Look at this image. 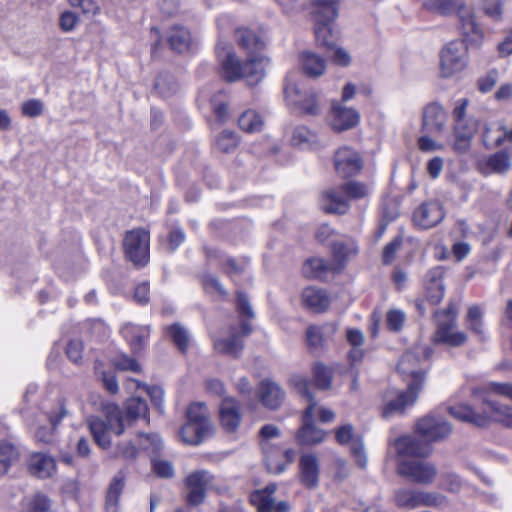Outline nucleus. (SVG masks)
<instances>
[{
    "instance_id": "e2e57ef3",
    "label": "nucleus",
    "mask_w": 512,
    "mask_h": 512,
    "mask_svg": "<svg viewBox=\"0 0 512 512\" xmlns=\"http://www.w3.org/2000/svg\"><path fill=\"white\" fill-rule=\"evenodd\" d=\"M141 449L157 452L162 447V441L157 434H140L138 436Z\"/></svg>"
},
{
    "instance_id": "0e129e2a",
    "label": "nucleus",
    "mask_w": 512,
    "mask_h": 512,
    "mask_svg": "<svg viewBox=\"0 0 512 512\" xmlns=\"http://www.w3.org/2000/svg\"><path fill=\"white\" fill-rule=\"evenodd\" d=\"M153 471L158 477L161 478H172L174 476V467L171 462L155 458L152 460Z\"/></svg>"
},
{
    "instance_id": "f257e3e1",
    "label": "nucleus",
    "mask_w": 512,
    "mask_h": 512,
    "mask_svg": "<svg viewBox=\"0 0 512 512\" xmlns=\"http://www.w3.org/2000/svg\"><path fill=\"white\" fill-rule=\"evenodd\" d=\"M497 396H504L512 400V383L491 382L486 386L482 397L481 409L461 404L449 408L450 414L461 421L476 426H486L494 421L512 429V407L501 404Z\"/></svg>"
},
{
    "instance_id": "13d9d810",
    "label": "nucleus",
    "mask_w": 512,
    "mask_h": 512,
    "mask_svg": "<svg viewBox=\"0 0 512 512\" xmlns=\"http://www.w3.org/2000/svg\"><path fill=\"white\" fill-rule=\"evenodd\" d=\"M347 199H361L369 195V187L361 182L351 181L343 184Z\"/></svg>"
},
{
    "instance_id": "4be33fe9",
    "label": "nucleus",
    "mask_w": 512,
    "mask_h": 512,
    "mask_svg": "<svg viewBox=\"0 0 512 512\" xmlns=\"http://www.w3.org/2000/svg\"><path fill=\"white\" fill-rule=\"evenodd\" d=\"M313 408H305L303 414V424L298 430L296 440L299 444L314 445L324 441L326 432L315 426L312 420Z\"/></svg>"
},
{
    "instance_id": "c03bdc74",
    "label": "nucleus",
    "mask_w": 512,
    "mask_h": 512,
    "mask_svg": "<svg viewBox=\"0 0 512 512\" xmlns=\"http://www.w3.org/2000/svg\"><path fill=\"white\" fill-rule=\"evenodd\" d=\"M187 420L201 426H206V429L212 431V424L209 419L208 409L204 403H194L190 405L187 410Z\"/></svg>"
},
{
    "instance_id": "5701e85b",
    "label": "nucleus",
    "mask_w": 512,
    "mask_h": 512,
    "mask_svg": "<svg viewBox=\"0 0 512 512\" xmlns=\"http://www.w3.org/2000/svg\"><path fill=\"white\" fill-rule=\"evenodd\" d=\"M321 205L327 213H346L349 209V201L343 185L324 191L321 197Z\"/></svg>"
},
{
    "instance_id": "69168bd1",
    "label": "nucleus",
    "mask_w": 512,
    "mask_h": 512,
    "mask_svg": "<svg viewBox=\"0 0 512 512\" xmlns=\"http://www.w3.org/2000/svg\"><path fill=\"white\" fill-rule=\"evenodd\" d=\"M22 114L26 117H37L44 111V104L39 99H30L21 106Z\"/></svg>"
},
{
    "instance_id": "e433bc0d",
    "label": "nucleus",
    "mask_w": 512,
    "mask_h": 512,
    "mask_svg": "<svg viewBox=\"0 0 512 512\" xmlns=\"http://www.w3.org/2000/svg\"><path fill=\"white\" fill-rule=\"evenodd\" d=\"M313 14L316 22L330 23L338 15V3L335 0H315Z\"/></svg>"
},
{
    "instance_id": "9b49d317",
    "label": "nucleus",
    "mask_w": 512,
    "mask_h": 512,
    "mask_svg": "<svg viewBox=\"0 0 512 512\" xmlns=\"http://www.w3.org/2000/svg\"><path fill=\"white\" fill-rule=\"evenodd\" d=\"M149 242L150 235L145 229L127 232L124 238L126 257L136 266H145L149 261Z\"/></svg>"
},
{
    "instance_id": "7ed1b4c3",
    "label": "nucleus",
    "mask_w": 512,
    "mask_h": 512,
    "mask_svg": "<svg viewBox=\"0 0 512 512\" xmlns=\"http://www.w3.org/2000/svg\"><path fill=\"white\" fill-rule=\"evenodd\" d=\"M452 429L442 417L427 415L420 419L415 432L422 438L405 435L395 440L396 452L401 456H428L431 452L429 443L446 438Z\"/></svg>"
},
{
    "instance_id": "a211bd4d",
    "label": "nucleus",
    "mask_w": 512,
    "mask_h": 512,
    "mask_svg": "<svg viewBox=\"0 0 512 512\" xmlns=\"http://www.w3.org/2000/svg\"><path fill=\"white\" fill-rule=\"evenodd\" d=\"M251 331L250 324L243 321L240 324V332L236 328H232L229 337L219 338L214 341V348L219 353L238 357L243 349L242 338L248 336Z\"/></svg>"
},
{
    "instance_id": "ea45409f",
    "label": "nucleus",
    "mask_w": 512,
    "mask_h": 512,
    "mask_svg": "<svg viewBox=\"0 0 512 512\" xmlns=\"http://www.w3.org/2000/svg\"><path fill=\"white\" fill-rule=\"evenodd\" d=\"M356 252L357 246L353 241L335 242L332 246L333 261H331V263L334 267H337V271H339L343 267L345 261Z\"/></svg>"
},
{
    "instance_id": "a18cd8bd",
    "label": "nucleus",
    "mask_w": 512,
    "mask_h": 512,
    "mask_svg": "<svg viewBox=\"0 0 512 512\" xmlns=\"http://www.w3.org/2000/svg\"><path fill=\"white\" fill-rule=\"evenodd\" d=\"M497 136H493L489 128H485L483 133V142L487 147H499L504 142L512 143V128H507L503 123H499Z\"/></svg>"
},
{
    "instance_id": "0eeeda50",
    "label": "nucleus",
    "mask_w": 512,
    "mask_h": 512,
    "mask_svg": "<svg viewBox=\"0 0 512 512\" xmlns=\"http://www.w3.org/2000/svg\"><path fill=\"white\" fill-rule=\"evenodd\" d=\"M469 105L467 98H461L455 102L452 112L453 117V149L458 153H465L471 147L472 139L478 130V121L466 114Z\"/></svg>"
},
{
    "instance_id": "79ce46f5",
    "label": "nucleus",
    "mask_w": 512,
    "mask_h": 512,
    "mask_svg": "<svg viewBox=\"0 0 512 512\" xmlns=\"http://www.w3.org/2000/svg\"><path fill=\"white\" fill-rule=\"evenodd\" d=\"M291 143L301 149H312L318 145V137L307 127H297L293 132Z\"/></svg>"
},
{
    "instance_id": "423d86ee",
    "label": "nucleus",
    "mask_w": 512,
    "mask_h": 512,
    "mask_svg": "<svg viewBox=\"0 0 512 512\" xmlns=\"http://www.w3.org/2000/svg\"><path fill=\"white\" fill-rule=\"evenodd\" d=\"M103 414L104 419L98 416L89 417L87 425L95 443L102 449H108L112 444L110 434L121 435L124 432V423L121 410L115 404H105Z\"/></svg>"
},
{
    "instance_id": "2eb2a0df",
    "label": "nucleus",
    "mask_w": 512,
    "mask_h": 512,
    "mask_svg": "<svg viewBox=\"0 0 512 512\" xmlns=\"http://www.w3.org/2000/svg\"><path fill=\"white\" fill-rule=\"evenodd\" d=\"M290 384L291 386L303 397L307 399L309 402L308 406L306 408H313L312 411V420L314 421L316 417L323 422L328 423L332 422L335 418V413L324 406L318 405L311 393L309 392V381L302 375H293L290 378Z\"/></svg>"
},
{
    "instance_id": "dca6fc26",
    "label": "nucleus",
    "mask_w": 512,
    "mask_h": 512,
    "mask_svg": "<svg viewBox=\"0 0 512 512\" xmlns=\"http://www.w3.org/2000/svg\"><path fill=\"white\" fill-rule=\"evenodd\" d=\"M444 217V208L439 201H427L414 211L413 223L418 228L430 229L438 225Z\"/></svg>"
},
{
    "instance_id": "f03ea898",
    "label": "nucleus",
    "mask_w": 512,
    "mask_h": 512,
    "mask_svg": "<svg viewBox=\"0 0 512 512\" xmlns=\"http://www.w3.org/2000/svg\"><path fill=\"white\" fill-rule=\"evenodd\" d=\"M216 54L221 63V75L228 82L245 79L249 85H256L265 78L270 64V59L264 55L247 56V61L242 63L232 46L222 40L217 43Z\"/></svg>"
},
{
    "instance_id": "4c0bfd02",
    "label": "nucleus",
    "mask_w": 512,
    "mask_h": 512,
    "mask_svg": "<svg viewBox=\"0 0 512 512\" xmlns=\"http://www.w3.org/2000/svg\"><path fill=\"white\" fill-rule=\"evenodd\" d=\"M125 480L122 473H118L112 479L107 495H106V511L107 512H118L119 510V498L124 489Z\"/></svg>"
},
{
    "instance_id": "1a4fd4ad",
    "label": "nucleus",
    "mask_w": 512,
    "mask_h": 512,
    "mask_svg": "<svg viewBox=\"0 0 512 512\" xmlns=\"http://www.w3.org/2000/svg\"><path fill=\"white\" fill-rule=\"evenodd\" d=\"M399 475L419 484H430L436 477L435 466L427 461L416 459L424 456H401L397 453Z\"/></svg>"
},
{
    "instance_id": "09e8293b",
    "label": "nucleus",
    "mask_w": 512,
    "mask_h": 512,
    "mask_svg": "<svg viewBox=\"0 0 512 512\" xmlns=\"http://www.w3.org/2000/svg\"><path fill=\"white\" fill-rule=\"evenodd\" d=\"M167 333L177 348L185 353L191 342L188 331L183 326L176 323L167 328Z\"/></svg>"
},
{
    "instance_id": "9d476101",
    "label": "nucleus",
    "mask_w": 512,
    "mask_h": 512,
    "mask_svg": "<svg viewBox=\"0 0 512 512\" xmlns=\"http://www.w3.org/2000/svg\"><path fill=\"white\" fill-rule=\"evenodd\" d=\"M466 43H468L466 41ZM468 62V49L464 41H451L441 51L440 73L449 78L461 72Z\"/></svg>"
},
{
    "instance_id": "aec40b11",
    "label": "nucleus",
    "mask_w": 512,
    "mask_h": 512,
    "mask_svg": "<svg viewBox=\"0 0 512 512\" xmlns=\"http://www.w3.org/2000/svg\"><path fill=\"white\" fill-rule=\"evenodd\" d=\"M219 419L221 427L227 433H234L242 422V413L239 402L233 397H226L219 406Z\"/></svg>"
},
{
    "instance_id": "f704fd0d",
    "label": "nucleus",
    "mask_w": 512,
    "mask_h": 512,
    "mask_svg": "<svg viewBox=\"0 0 512 512\" xmlns=\"http://www.w3.org/2000/svg\"><path fill=\"white\" fill-rule=\"evenodd\" d=\"M302 272L305 277L310 279L322 278L328 272H337V267L322 258L308 259L302 267Z\"/></svg>"
},
{
    "instance_id": "603ef678",
    "label": "nucleus",
    "mask_w": 512,
    "mask_h": 512,
    "mask_svg": "<svg viewBox=\"0 0 512 512\" xmlns=\"http://www.w3.org/2000/svg\"><path fill=\"white\" fill-rule=\"evenodd\" d=\"M50 507L49 499L43 494H35L25 499L24 512H47Z\"/></svg>"
},
{
    "instance_id": "de8ad7c7",
    "label": "nucleus",
    "mask_w": 512,
    "mask_h": 512,
    "mask_svg": "<svg viewBox=\"0 0 512 512\" xmlns=\"http://www.w3.org/2000/svg\"><path fill=\"white\" fill-rule=\"evenodd\" d=\"M508 0H481L480 8L485 16L494 22H501L504 18V7Z\"/></svg>"
},
{
    "instance_id": "20e7f679",
    "label": "nucleus",
    "mask_w": 512,
    "mask_h": 512,
    "mask_svg": "<svg viewBox=\"0 0 512 512\" xmlns=\"http://www.w3.org/2000/svg\"><path fill=\"white\" fill-rule=\"evenodd\" d=\"M419 365V353L407 351L402 355L397 369L403 379L407 381L408 390L387 400L383 410L384 417H389L392 413L403 412L407 406L413 405L416 401L425 379L424 372Z\"/></svg>"
},
{
    "instance_id": "a878e982",
    "label": "nucleus",
    "mask_w": 512,
    "mask_h": 512,
    "mask_svg": "<svg viewBox=\"0 0 512 512\" xmlns=\"http://www.w3.org/2000/svg\"><path fill=\"white\" fill-rule=\"evenodd\" d=\"M512 166L511 157L506 151H498L482 159L478 167L485 174H503L510 170Z\"/></svg>"
},
{
    "instance_id": "6ab92c4d",
    "label": "nucleus",
    "mask_w": 512,
    "mask_h": 512,
    "mask_svg": "<svg viewBox=\"0 0 512 512\" xmlns=\"http://www.w3.org/2000/svg\"><path fill=\"white\" fill-rule=\"evenodd\" d=\"M336 441L341 445L350 444L351 452L356 463L365 468L367 465V457L364 450L363 441L354 437V429L351 424H345L335 429Z\"/></svg>"
},
{
    "instance_id": "bb28decb",
    "label": "nucleus",
    "mask_w": 512,
    "mask_h": 512,
    "mask_svg": "<svg viewBox=\"0 0 512 512\" xmlns=\"http://www.w3.org/2000/svg\"><path fill=\"white\" fill-rule=\"evenodd\" d=\"M447 116L439 104L427 105L423 112V128L432 134L441 133L446 126Z\"/></svg>"
},
{
    "instance_id": "f3484780",
    "label": "nucleus",
    "mask_w": 512,
    "mask_h": 512,
    "mask_svg": "<svg viewBox=\"0 0 512 512\" xmlns=\"http://www.w3.org/2000/svg\"><path fill=\"white\" fill-rule=\"evenodd\" d=\"M262 451L267 469L273 474L282 473L293 462L296 454L293 449L282 450L269 442L262 444Z\"/></svg>"
},
{
    "instance_id": "864d4df0",
    "label": "nucleus",
    "mask_w": 512,
    "mask_h": 512,
    "mask_svg": "<svg viewBox=\"0 0 512 512\" xmlns=\"http://www.w3.org/2000/svg\"><path fill=\"white\" fill-rule=\"evenodd\" d=\"M250 502L257 512H271L274 499L267 492L259 489L250 494Z\"/></svg>"
},
{
    "instance_id": "c9c22d12",
    "label": "nucleus",
    "mask_w": 512,
    "mask_h": 512,
    "mask_svg": "<svg viewBox=\"0 0 512 512\" xmlns=\"http://www.w3.org/2000/svg\"><path fill=\"white\" fill-rule=\"evenodd\" d=\"M426 282V298L432 304H438L444 297L442 272L439 269L431 271Z\"/></svg>"
},
{
    "instance_id": "4d7b16f0",
    "label": "nucleus",
    "mask_w": 512,
    "mask_h": 512,
    "mask_svg": "<svg viewBox=\"0 0 512 512\" xmlns=\"http://www.w3.org/2000/svg\"><path fill=\"white\" fill-rule=\"evenodd\" d=\"M446 503V498L437 492L418 490V507H439Z\"/></svg>"
},
{
    "instance_id": "72a5a7b5",
    "label": "nucleus",
    "mask_w": 512,
    "mask_h": 512,
    "mask_svg": "<svg viewBox=\"0 0 512 512\" xmlns=\"http://www.w3.org/2000/svg\"><path fill=\"white\" fill-rule=\"evenodd\" d=\"M302 301L306 307L314 312H323L330 304L329 297L325 291L315 287H307L304 289L302 292Z\"/></svg>"
},
{
    "instance_id": "680f3d73",
    "label": "nucleus",
    "mask_w": 512,
    "mask_h": 512,
    "mask_svg": "<svg viewBox=\"0 0 512 512\" xmlns=\"http://www.w3.org/2000/svg\"><path fill=\"white\" fill-rule=\"evenodd\" d=\"M112 364L119 370H129L135 373L141 371L140 365L137 363V361L134 358L124 354L115 356L112 359Z\"/></svg>"
},
{
    "instance_id": "58836bf2",
    "label": "nucleus",
    "mask_w": 512,
    "mask_h": 512,
    "mask_svg": "<svg viewBox=\"0 0 512 512\" xmlns=\"http://www.w3.org/2000/svg\"><path fill=\"white\" fill-rule=\"evenodd\" d=\"M168 42L176 52H186L190 49L191 45L190 32L182 26H174L168 32Z\"/></svg>"
},
{
    "instance_id": "412c9836",
    "label": "nucleus",
    "mask_w": 512,
    "mask_h": 512,
    "mask_svg": "<svg viewBox=\"0 0 512 512\" xmlns=\"http://www.w3.org/2000/svg\"><path fill=\"white\" fill-rule=\"evenodd\" d=\"M360 115L357 110L333 101L330 110V125L336 131H344L358 124Z\"/></svg>"
},
{
    "instance_id": "49530a36",
    "label": "nucleus",
    "mask_w": 512,
    "mask_h": 512,
    "mask_svg": "<svg viewBox=\"0 0 512 512\" xmlns=\"http://www.w3.org/2000/svg\"><path fill=\"white\" fill-rule=\"evenodd\" d=\"M18 457L19 452L11 443L0 441V477L8 472Z\"/></svg>"
},
{
    "instance_id": "ddd939ff",
    "label": "nucleus",
    "mask_w": 512,
    "mask_h": 512,
    "mask_svg": "<svg viewBox=\"0 0 512 512\" xmlns=\"http://www.w3.org/2000/svg\"><path fill=\"white\" fill-rule=\"evenodd\" d=\"M334 167L336 173L340 177H352L362 170L363 159L356 150L351 147L344 146L335 152Z\"/></svg>"
},
{
    "instance_id": "6e6552de",
    "label": "nucleus",
    "mask_w": 512,
    "mask_h": 512,
    "mask_svg": "<svg viewBox=\"0 0 512 512\" xmlns=\"http://www.w3.org/2000/svg\"><path fill=\"white\" fill-rule=\"evenodd\" d=\"M458 308L455 303H449L445 310L435 313L437 329L434 333V342L457 347L463 345L467 335L463 331L455 330Z\"/></svg>"
},
{
    "instance_id": "c85d7f7f",
    "label": "nucleus",
    "mask_w": 512,
    "mask_h": 512,
    "mask_svg": "<svg viewBox=\"0 0 512 512\" xmlns=\"http://www.w3.org/2000/svg\"><path fill=\"white\" fill-rule=\"evenodd\" d=\"M29 472L38 478H49L56 471V464L52 457L43 454H32L28 460Z\"/></svg>"
},
{
    "instance_id": "6e6d98bb",
    "label": "nucleus",
    "mask_w": 512,
    "mask_h": 512,
    "mask_svg": "<svg viewBox=\"0 0 512 512\" xmlns=\"http://www.w3.org/2000/svg\"><path fill=\"white\" fill-rule=\"evenodd\" d=\"M238 146V139L234 132L223 131L216 139V148L223 153H231Z\"/></svg>"
},
{
    "instance_id": "2f4dec72",
    "label": "nucleus",
    "mask_w": 512,
    "mask_h": 512,
    "mask_svg": "<svg viewBox=\"0 0 512 512\" xmlns=\"http://www.w3.org/2000/svg\"><path fill=\"white\" fill-rule=\"evenodd\" d=\"M260 399L269 409H277L284 399V392L275 382L265 380L260 384Z\"/></svg>"
},
{
    "instance_id": "774afa93",
    "label": "nucleus",
    "mask_w": 512,
    "mask_h": 512,
    "mask_svg": "<svg viewBox=\"0 0 512 512\" xmlns=\"http://www.w3.org/2000/svg\"><path fill=\"white\" fill-rule=\"evenodd\" d=\"M138 453L137 447L131 441H123L117 444L115 456L125 459H135Z\"/></svg>"
},
{
    "instance_id": "052dcab7",
    "label": "nucleus",
    "mask_w": 512,
    "mask_h": 512,
    "mask_svg": "<svg viewBox=\"0 0 512 512\" xmlns=\"http://www.w3.org/2000/svg\"><path fill=\"white\" fill-rule=\"evenodd\" d=\"M220 262L221 265L224 267L226 273L232 278L244 273L247 267L246 262L243 261L241 263H238L235 259L225 255H222L220 257Z\"/></svg>"
},
{
    "instance_id": "3c124183",
    "label": "nucleus",
    "mask_w": 512,
    "mask_h": 512,
    "mask_svg": "<svg viewBox=\"0 0 512 512\" xmlns=\"http://www.w3.org/2000/svg\"><path fill=\"white\" fill-rule=\"evenodd\" d=\"M395 502L398 507L415 509L418 508V490L400 488L395 492Z\"/></svg>"
},
{
    "instance_id": "37998d69",
    "label": "nucleus",
    "mask_w": 512,
    "mask_h": 512,
    "mask_svg": "<svg viewBox=\"0 0 512 512\" xmlns=\"http://www.w3.org/2000/svg\"><path fill=\"white\" fill-rule=\"evenodd\" d=\"M238 125L244 132L256 133L262 130L264 121L256 111L246 110L240 115Z\"/></svg>"
},
{
    "instance_id": "39448f33",
    "label": "nucleus",
    "mask_w": 512,
    "mask_h": 512,
    "mask_svg": "<svg viewBox=\"0 0 512 512\" xmlns=\"http://www.w3.org/2000/svg\"><path fill=\"white\" fill-rule=\"evenodd\" d=\"M424 7L440 15L457 14L465 41L475 46H480L484 42V30L478 23L475 12L465 0H425Z\"/></svg>"
},
{
    "instance_id": "bf43d9fd",
    "label": "nucleus",
    "mask_w": 512,
    "mask_h": 512,
    "mask_svg": "<svg viewBox=\"0 0 512 512\" xmlns=\"http://www.w3.org/2000/svg\"><path fill=\"white\" fill-rule=\"evenodd\" d=\"M405 321L406 314L400 309H390L386 313V325L391 331H400L403 328Z\"/></svg>"
},
{
    "instance_id": "8fccbe9b",
    "label": "nucleus",
    "mask_w": 512,
    "mask_h": 512,
    "mask_svg": "<svg viewBox=\"0 0 512 512\" xmlns=\"http://www.w3.org/2000/svg\"><path fill=\"white\" fill-rule=\"evenodd\" d=\"M125 409L126 416L131 421L139 418H146L148 414V406L140 397H132L127 400Z\"/></svg>"
},
{
    "instance_id": "c756f323",
    "label": "nucleus",
    "mask_w": 512,
    "mask_h": 512,
    "mask_svg": "<svg viewBox=\"0 0 512 512\" xmlns=\"http://www.w3.org/2000/svg\"><path fill=\"white\" fill-rule=\"evenodd\" d=\"M121 333L129 343L131 349L135 352L140 351L147 343L150 335L147 326H138L134 324H126L122 327Z\"/></svg>"
},
{
    "instance_id": "4468645a",
    "label": "nucleus",
    "mask_w": 512,
    "mask_h": 512,
    "mask_svg": "<svg viewBox=\"0 0 512 512\" xmlns=\"http://www.w3.org/2000/svg\"><path fill=\"white\" fill-rule=\"evenodd\" d=\"M284 93L287 101L302 113L312 116L319 114L320 107L315 92L302 91L296 84L288 83L284 88Z\"/></svg>"
},
{
    "instance_id": "7c9ffc66",
    "label": "nucleus",
    "mask_w": 512,
    "mask_h": 512,
    "mask_svg": "<svg viewBox=\"0 0 512 512\" xmlns=\"http://www.w3.org/2000/svg\"><path fill=\"white\" fill-rule=\"evenodd\" d=\"M235 36L238 45L246 51L247 56L257 55L265 47L264 42L250 29L239 28Z\"/></svg>"
},
{
    "instance_id": "393cba45",
    "label": "nucleus",
    "mask_w": 512,
    "mask_h": 512,
    "mask_svg": "<svg viewBox=\"0 0 512 512\" xmlns=\"http://www.w3.org/2000/svg\"><path fill=\"white\" fill-rule=\"evenodd\" d=\"M66 415V408L63 404H60L56 411H51L47 414L46 418L49 421V426H42L35 423L33 429L36 440L43 443L52 442L57 425Z\"/></svg>"
},
{
    "instance_id": "b1692460",
    "label": "nucleus",
    "mask_w": 512,
    "mask_h": 512,
    "mask_svg": "<svg viewBox=\"0 0 512 512\" xmlns=\"http://www.w3.org/2000/svg\"><path fill=\"white\" fill-rule=\"evenodd\" d=\"M319 460L312 453H305L299 460V477L300 482L308 487L314 488L318 484L319 479Z\"/></svg>"
},
{
    "instance_id": "473e14b6",
    "label": "nucleus",
    "mask_w": 512,
    "mask_h": 512,
    "mask_svg": "<svg viewBox=\"0 0 512 512\" xmlns=\"http://www.w3.org/2000/svg\"><path fill=\"white\" fill-rule=\"evenodd\" d=\"M337 331L335 323H327L322 326H310L306 332V340L310 347H322L324 342L332 338Z\"/></svg>"
},
{
    "instance_id": "5fc2aeb1",
    "label": "nucleus",
    "mask_w": 512,
    "mask_h": 512,
    "mask_svg": "<svg viewBox=\"0 0 512 512\" xmlns=\"http://www.w3.org/2000/svg\"><path fill=\"white\" fill-rule=\"evenodd\" d=\"M312 370L316 386L323 390L329 389L332 381V372L330 368L321 363H317L313 366Z\"/></svg>"
},
{
    "instance_id": "a19ab883",
    "label": "nucleus",
    "mask_w": 512,
    "mask_h": 512,
    "mask_svg": "<svg viewBox=\"0 0 512 512\" xmlns=\"http://www.w3.org/2000/svg\"><path fill=\"white\" fill-rule=\"evenodd\" d=\"M210 433L206 426H199L189 420L180 431L183 442L191 445L200 444Z\"/></svg>"
},
{
    "instance_id": "f8f14e48",
    "label": "nucleus",
    "mask_w": 512,
    "mask_h": 512,
    "mask_svg": "<svg viewBox=\"0 0 512 512\" xmlns=\"http://www.w3.org/2000/svg\"><path fill=\"white\" fill-rule=\"evenodd\" d=\"M186 500L191 505H199L205 499L206 492L217 488L216 478L207 470H197L185 479Z\"/></svg>"
},
{
    "instance_id": "cd10ccee",
    "label": "nucleus",
    "mask_w": 512,
    "mask_h": 512,
    "mask_svg": "<svg viewBox=\"0 0 512 512\" xmlns=\"http://www.w3.org/2000/svg\"><path fill=\"white\" fill-rule=\"evenodd\" d=\"M299 65L306 76L318 78L325 73L327 61L319 54L312 51H304L299 56Z\"/></svg>"
},
{
    "instance_id": "338daca9",
    "label": "nucleus",
    "mask_w": 512,
    "mask_h": 512,
    "mask_svg": "<svg viewBox=\"0 0 512 512\" xmlns=\"http://www.w3.org/2000/svg\"><path fill=\"white\" fill-rule=\"evenodd\" d=\"M331 48V60L334 64L342 67H347L351 63L350 54L343 48L338 46H330Z\"/></svg>"
}]
</instances>
